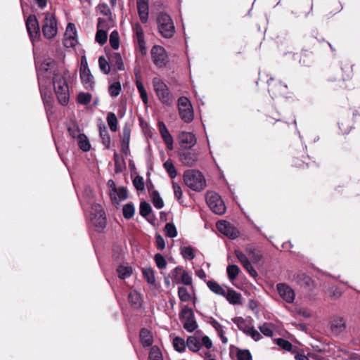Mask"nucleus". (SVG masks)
Segmentation results:
<instances>
[{
	"label": "nucleus",
	"mask_w": 360,
	"mask_h": 360,
	"mask_svg": "<svg viewBox=\"0 0 360 360\" xmlns=\"http://www.w3.org/2000/svg\"><path fill=\"white\" fill-rule=\"evenodd\" d=\"M224 297H225L227 301L231 304L240 305L242 304L241 294L233 289H228L227 290H226Z\"/></svg>",
	"instance_id": "nucleus-27"
},
{
	"label": "nucleus",
	"mask_w": 360,
	"mask_h": 360,
	"mask_svg": "<svg viewBox=\"0 0 360 360\" xmlns=\"http://www.w3.org/2000/svg\"><path fill=\"white\" fill-rule=\"evenodd\" d=\"M181 253L184 259L192 260L195 258L194 250L191 246L181 248Z\"/></svg>",
	"instance_id": "nucleus-49"
},
{
	"label": "nucleus",
	"mask_w": 360,
	"mask_h": 360,
	"mask_svg": "<svg viewBox=\"0 0 360 360\" xmlns=\"http://www.w3.org/2000/svg\"><path fill=\"white\" fill-rule=\"evenodd\" d=\"M136 85L143 102L146 104L148 103V96L142 82L137 79Z\"/></svg>",
	"instance_id": "nucleus-52"
},
{
	"label": "nucleus",
	"mask_w": 360,
	"mask_h": 360,
	"mask_svg": "<svg viewBox=\"0 0 360 360\" xmlns=\"http://www.w3.org/2000/svg\"><path fill=\"white\" fill-rule=\"evenodd\" d=\"M26 27L30 39L34 43L39 38V25L34 15L28 16L26 20Z\"/></svg>",
	"instance_id": "nucleus-16"
},
{
	"label": "nucleus",
	"mask_w": 360,
	"mask_h": 360,
	"mask_svg": "<svg viewBox=\"0 0 360 360\" xmlns=\"http://www.w3.org/2000/svg\"><path fill=\"white\" fill-rule=\"evenodd\" d=\"M129 303L133 308L138 309L142 304V299L140 294L136 291H131L128 295Z\"/></svg>",
	"instance_id": "nucleus-31"
},
{
	"label": "nucleus",
	"mask_w": 360,
	"mask_h": 360,
	"mask_svg": "<svg viewBox=\"0 0 360 360\" xmlns=\"http://www.w3.org/2000/svg\"><path fill=\"white\" fill-rule=\"evenodd\" d=\"M107 185L109 188L110 200L114 205H117L128 198L127 190L125 187L117 186L112 179L108 181Z\"/></svg>",
	"instance_id": "nucleus-5"
},
{
	"label": "nucleus",
	"mask_w": 360,
	"mask_h": 360,
	"mask_svg": "<svg viewBox=\"0 0 360 360\" xmlns=\"http://www.w3.org/2000/svg\"><path fill=\"white\" fill-rule=\"evenodd\" d=\"M160 219L165 225H174L172 222V214L171 212H161L160 213Z\"/></svg>",
	"instance_id": "nucleus-55"
},
{
	"label": "nucleus",
	"mask_w": 360,
	"mask_h": 360,
	"mask_svg": "<svg viewBox=\"0 0 360 360\" xmlns=\"http://www.w3.org/2000/svg\"><path fill=\"white\" fill-rule=\"evenodd\" d=\"M217 231L222 235L233 240L240 236V231L236 226H216Z\"/></svg>",
	"instance_id": "nucleus-26"
},
{
	"label": "nucleus",
	"mask_w": 360,
	"mask_h": 360,
	"mask_svg": "<svg viewBox=\"0 0 360 360\" xmlns=\"http://www.w3.org/2000/svg\"><path fill=\"white\" fill-rule=\"evenodd\" d=\"M178 295L181 302H189L191 300V295L185 287H179Z\"/></svg>",
	"instance_id": "nucleus-46"
},
{
	"label": "nucleus",
	"mask_w": 360,
	"mask_h": 360,
	"mask_svg": "<svg viewBox=\"0 0 360 360\" xmlns=\"http://www.w3.org/2000/svg\"><path fill=\"white\" fill-rule=\"evenodd\" d=\"M346 322L342 317H335L330 323V333L333 336L343 335L346 330Z\"/></svg>",
	"instance_id": "nucleus-18"
},
{
	"label": "nucleus",
	"mask_w": 360,
	"mask_h": 360,
	"mask_svg": "<svg viewBox=\"0 0 360 360\" xmlns=\"http://www.w3.org/2000/svg\"><path fill=\"white\" fill-rule=\"evenodd\" d=\"M77 44V31L75 25L69 23L65 32L64 45L66 47H74Z\"/></svg>",
	"instance_id": "nucleus-19"
},
{
	"label": "nucleus",
	"mask_w": 360,
	"mask_h": 360,
	"mask_svg": "<svg viewBox=\"0 0 360 360\" xmlns=\"http://www.w3.org/2000/svg\"><path fill=\"white\" fill-rule=\"evenodd\" d=\"M121 91L120 82H114L109 86V92L112 96H117Z\"/></svg>",
	"instance_id": "nucleus-60"
},
{
	"label": "nucleus",
	"mask_w": 360,
	"mask_h": 360,
	"mask_svg": "<svg viewBox=\"0 0 360 360\" xmlns=\"http://www.w3.org/2000/svg\"><path fill=\"white\" fill-rule=\"evenodd\" d=\"M80 78L86 89H92L94 82L90 70L80 71Z\"/></svg>",
	"instance_id": "nucleus-30"
},
{
	"label": "nucleus",
	"mask_w": 360,
	"mask_h": 360,
	"mask_svg": "<svg viewBox=\"0 0 360 360\" xmlns=\"http://www.w3.org/2000/svg\"><path fill=\"white\" fill-rule=\"evenodd\" d=\"M179 318L183 324L184 328L189 332H193L197 328L198 324L195 319V316L193 310L188 306H185L182 308Z\"/></svg>",
	"instance_id": "nucleus-8"
},
{
	"label": "nucleus",
	"mask_w": 360,
	"mask_h": 360,
	"mask_svg": "<svg viewBox=\"0 0 360 360\" xmlns=\"http://www.w3.org/2000/svg\"><path fill=\"white\" fill-rule=\"evenodd\" d=\"M277 291L281 297L288 303H292L295 300V293L292 288L286 283H278L276 285Z\"/></svg>",
	"instance_id": "nucleus-17"
},
{
	"label": "nucleus",
	"mask_w": 360,
	"mask_h": 360,
	"mask_svg": "<svg viewBox=\"0 0 360 360\" xmlns=\"http://www.w3.org/2000/svg\"><path fill=\"white\" fill-rule=\"evenodd\" d=\"M42 24V32L46 39H51L56 37L58 32L57 20L55 15L51 13H44Z\"/></svg>",
	"instance_id": "nucleus-7"
},
{
	"label": "nucleus",
	"mask_w": 360,
	"mask_h": 360,
	"mask_svg": "<svg viewBox=\"0 0 360 360\" xmlns=\"http://www.w3.org/2000/svg\"><path fill=\"white\" fill-rule=\"evenodd\" d=\"M207 285L209 288V289L214 293L221 296H224V295H225L226 290L216 281H208L207 282Z\"/></svg>",
	"instance_id": "nucleus-35"
},
{
	"label": "nucleus",
	"mask_w": 360,
	"mask_h": 360,
	"mask_svg": "<svg viewBox=\"0 0 360 360\" xmlns=\"http://www.w3.org/2000/svg\"><path fill=\"white\" fill-rule=\"evenodd\" d=\"M139 210L141 215L146 218L148 221L150 222V221L149 220V217L150 216L152 210L150 205L146 202H141L140 204Z\"/></svg>",
	"instance_id": "nucleus-43"
},
{
	"label": "nucleus",
	"mask_w": 360,
	"mask_h": 360,
	"mask_svg": "<svg viewBox=\"0 0 360 360\" xmlns=\"http://www.w3.org/2000/svg\"><path fill=\"white\" fill-rule=\"evenodd\" d=\"M180 160L187 167H193L198 160V153L193 151H184L180 153Z\"/></svg>",
	"instance_id": "nucleus-23"
},
{
	"label": "nucleus",
	"mask_w": 360,
	"mask_h": 360,
	"mask_svg": "<svg viewBox=\"0 0 360 360\" xmlns=\"http://www.w3.org/2000/svg\"><path fill=\"white\" fill-rule=\"evenodd\" d=\"M55 65L54 61L51 59H47L43 62L38 70V79L41 89V94L46 107L51 106L53 101L51 93L46 92L43 88L46 83V78L48 77L51 73L53 75V86L58 103L62 105H65L69 102L70 92L67 82L68 72L63 68L55 70Z\"/></svg>",
	"instance_id": "nucleus-1"
},
{
	"label": "nucleus",
	"mask_w": 360,
	"mask_h": 360,
	"mask_svg": "<svg viewBox=\"0 0 360 360\" xmlns=\"http://www.w3.org/2000/svg\"><path fill=\"white\" fill-rule=\"evenodd\" d=\"M179 141L182 148H191L196 143V138L191 132L183 131L179 135Z\"/></svg>",
	"instance_id": "nucleus-24"
},
{
	"label": "nucleus",
	"mask_w": 360,
	"mask_h": 360,
	"mask_svg": "<svg viewBox=\"0 0 360 360\" xmlns=\"http://www.w3.org/2000/svg\"><path fill=\"white\" fill-rule=\"evenodd\" d=\"M137 8L142 22H146L148 17V0H137Z\"/></svg>",
	"instance_id": "nucleus-28"
},
{
	"label": "nucleus",
	"mask_w": 360,
	"mask_h": 360,
	"mask_svg": "<svg viewBox=\"0 0 360 360\" xmlns=\"http://www.w3.org/2000/svg\"><path fill=\"white\" fill-rule=\"evenodd\" d=\"M69 134L74 139H78L83 134L80 133L79 129L75 124L68 127Z\"/></svg>",
	"instance_id": "nucleus-63"
},
{
	"label": "nucleus",
	"mask_w": 360,
	"mask_h": 360,
	"mask_svg": "<svg viewBox=\"0 0 360 360\" xmlns=\"http://www.w3.org/2000/svg\"><path fill=\"white\" fill-rule=\"evenodd\" d=\"M175 32V27L169 15L159 12V33L165 38H171Z\"/></svg>",
	"instance_id": "nucleus-4"
},
{
	"label": "nucleus",
	"mask_w": 360,
	"mask_h": 360,
	"mask_svg": "<svg viewBox=\"0 0 360 360\" xmlns=\"http://www.w3.org/2000/svg\"><path fill=\"white\" fill-rule=\"evenodd\" d=\"M98 65L100 70L105 75H108L110 72V67L108 62L103 56H100L98 58Z\"/></svg>",
	"instance_id": "nucleus-51"
},
{
	"label": "nucleus",
	"mask_w": 360,
	"mask_h": 360,
	"mask_svg": "<svg viewBox=\"0 0 360 360\" xmlns=\"http://www.w3.org/2000/svg\"><path fill=\"white\" fill-rule=\"evenodd\" d=\"M296 55L299 58V63L302 66L309 67L314 61L313 51L308 49H302L301 52Z\"/></svg>",
	"instance_id": "nucleus-25"
},
{
	"label": "nucleus",
	"mask_w": 360,
	"mask_h": 360,
	"mask_svg": "<svg viewBox=\"0 0 360 360\" xmlns=\"http://www.w3.org/2000/svg\"><path fill=\"white\" fill-rule=\"evenodd\" d=\"M113 26V22L111 17H108V19L98 18L97 25L98 30H104L108 31L111 27Z\"/></svg>",
	"instance_id": "nucleus-37"
},
{
	"label": "nucleus",
	"mask_w": 360,
	"mask_h": 360,
	"mask_svg": "<svg viewBox=\"0 0 360 360\" xmlns=\"http://www.w3.org/2000/svg\"><path fill=\"white\" fill-rule=\"evenodd\" d=\"M183 179L185 184L189 188L196 192H200L207 186L205 176L198 170H186L184 173Z\"/></svg>",
	"instance_id": "nucleus-3"
},
{
	"label": "nucleus",
	"mask_w": 360,
	"mask_h": 360,
	"mask_svg": "<svg viewBox=\"0 0 360 360\" xmlns=\"http://www.w3.org/2000/svg\"><path fill=\"white\" fill-rule=\"evenodd\" d=\"M108 39L107 31L104 30H98L96 34L95 40L101 45H103Z\"/></svg>",
	"instance_id": "nucleus-48"
},
{
	"label": "nucleus",
	"mask_w": 360,
	"mask_h": 360,
	"mask_svg": "<svg viewBox=\"0 0 360 360\" xmlns=\"http://www.w3.org/2000/svg\"><path fill=\"white\" fill-rule=\"evenodd\" d=\"M237 358L238 360H250L252 355L248 349H239L237 352Z\"/></svg>",
	"instance_id": "nucleus-61"
},
{
	"label": "nucleus",
	"mask_w": 360,
	"mask_h": 360,
	"mask_svg": "<svg viewBox=\"0 0 360 360\" xmlns=\"http://www.w3.org/2000/svg\"><path fill=\"white\" fill-rule=\"evenodd\" d=\"M122 211L124 217L129 219L133 217L135 209L132 204L128 203L123 207Z\"/></svg>",
	"instance_id": "nucleus-57"
},
{
	"label": "nucleus",
	"mask_w": 360,
	"mask_h": 360,
	"mask_svg": "<svg viewBox=\"0 0 360 360\" xmlns=\"http://www.w3.org/2000/svg\"><path fill=\"white\" fill-rule=\"evenodd\" d=\"M139 336L141 342L143 347H148L152 345L153 342V336L148 330L146 328L141 329Z\"/></svg>",
	"instance_id": "nucleus-32"
},
{
	"label": "nucleus",
	"mask_w": 360,
	"mask_h": 360,
	"mask_svg": "<svg viewBox=\"0 0 360 360\" xmlns=\"http://www.w3.org/2000/svg\"><path fill=\"white\" fill-rule=\"evenodd\" d=\"M163 167L171 179H174L176 176L177 172L171 160H167L164 163Z\"/></svg>",
	"instance_id": "nucleus-41"
},
{
	"label": "nucleus",
	"mask_w": 360,
	"mask_h": 360,
	"mask_svg": "<svg viewBox=\"0 0 360 360\" xmlns=\"http://www.w3.org/2000/svg\"><path fill=\"white\" fill-rule=\"evenodd\" d=\"M277 345L281 347L283 349L286 351H290L292 348V344L283 338H278L276 340Z\"/></svg>",
	"instance_id": "nucleus-62"
},
{
	"label": "nucleus",
	"mask_w": 360,
	"mask_h": 360,
	"mask_svg": "<svg viewBox=\"0 0 360 360\" xmlns=\"http://www.w3.org/2000/svg\"><path fill=\"white\" fill-rule=\"evenodd\" d=\"M91 100V95L89 93H79L77 96V101L81 104H88Z\"/></svg>",
	"instance_id": "nucleus-59"
},
{
	"label": "nucleus",
	"mask_w": 360,
	"mask_h": 360,
	"mask_svg": "<svg viewBox=\"0 0 360 360\" xmlns=\"http://www.w3.org/2000/svg\"><path fill=\"white\" fill-rule=\"evenodd\" d=\"M88 218L94 225H104L106 223L105 212L98 204L91 207Z\"/></svg>",
	"instance_id": "nucleus-14"
},
{
	"label": "nucleus",
	"mask_w": 360,
	"mask_h": 360,
	"mask_svg": "<svg viewBox=\"0 0 360 360\" xmlns=\"http://www.w3.org/2000/svg\"><path fill=\"white\" fill-rule=\"evenodd\" d=\"M292 166L297 168L308 167V163L304 160L300 159L299 157H295L292 159Z\"/></svg>",
	"instance_id": "nucleus-64"
},
{
	"label": "nucleus",
	"mask_w": 360,
	"mask_h": 360,
	"mask_svg": "<svg viewBox=\"0 0 360 360\" xmlns=\"http://www.w3.org/2000/svg\"><path fill=\"white\" fill-rule=\"evenodd\" d=\"M136 85L143 102L146 104L148 103V96L142 82L137 79Z\"/></svg>",
	"instance_id": "nucleus-53"
},
{
	"label": "nucleus",
	"mask_w": 360,
	"mask_h": 360,
	"mask_svg": "<svg viewBox=\"0 0 360 360\" xmlns=\"http://www.w3.org/2000/svg\"><path fill=\"white\" fill-rule=\"evenodd\" d=\"M142 274L143 278L148 284L154 285L155 282V272L151 268H143Z\"/></svg>",
	"instance_id": "nucleus-36"
},
{
	"label": "nucleus",
	"mask_w": 360,
	"mask_h": 360,
	"mask_svg": "<svg viewBox=\"0 0 360 360\" xmlns=\"http://www.w3.org/2000/svg\"><path fill=\"white\" fill-rule=\"evenodd\" d=\"M99 134L103 144L105 148H108L110 146V137L106 127H100Z\"/></svg>",
	"instance_id": "nucleus-39"
},
{
	"label": "nucleus",
	"mask_w": 360,
	"mask_h": 360,
	"mask_svg": "<svg viewBox=\"0 0 360 360\" xmlns=\"http://www.w3.org/2000/svg\"><path fill=\"white\" fill-rule=\"evenodd\" d=\"M259 328L261 333L267 337H271L274 334L273 326L269 323H264L263 325L259 326Z\"/></svg>",
	"instance_id": "nucleus-54"
},
{
	"label": "nucleus",
	"mask_w": 360,
	"mask_h": 360,
	"mask_svg": "<svg viewBox=\"0 0 360 360\" xmlns=\"http://www.w3.org/2000/svg\"><path fill=\"white\" fill-rule=\"evenodd\" d=\"M179 113L181 119L186 123L193 119V110L191 101L188 98L181 96L178 99Z\"/></svg>",
	"instance_id": "nucleus-10"
},
{
	"label": "nucleus",
	"mask_w": 360,
	"mask_h": 360,
	"mask_svg": "<svg viewBox=\"0 0 360 360\" xmlns=\"http://www.w3.org/2000/svg\"><path fill=\"white\" fill-rule=\"evenodd\" d=\"M233 321L237 326L238 329L246 335L250 332V329L252 327L250 326L243 317H236L233 319Z\"/></svg>",
	"instance_id": "nucleus-34"
},
{
	"label": "nucleus",
	"mask_w": 360,
	"mask_h": 360,
	"mask_svg": "<svg viewBox=\"0 0 360 360\" xmlns=\"http://www.w3.org/2000/svg\"><path fill=\"white\" fill-rule=\"evenodd\" d=\"M172 187L175 198L179 203L183 204V201L181 200L183 195L181 187L177 183L174 181L172 182Z\"/></svg>",
	"instance_id": "nucleus-56"
},
{
	"label": "nucleus",
	"mask_w": 360,
	"mask_h": 360,
	"mask_svg": "<svg viewBox=\"0 0 360 360\" xmlns=\"http://www.w3.org/2000/svg\"><path fill=\"white\" fill-rule=\"evenodd\" d=\"M110 44L111 47L117 50L119 49L120 46V36L117 31L114 30L112 31L110 34V39H109Z\"/></svg>",
	"instance_id": "nucleus-42"
},
{
	"label": "nucleus",
	"mask_w": 360,
	"mask_h": 360,
	"mask_svg": "<svg viewBox=\"0 0 360 360\" xmlns=\"http://www.w3.org/2000/svg\"><path fill=\"white\" fill-rule=\"evenodd\" d=\"M205 198L206 203L212 212L219 215H221L225 212L226 206L218 193L209 191L207 193Z\"/></svg>",
	"instance_id": "nucleus-6"
},
{
	"label": "nucleus",
	"mask_w": 360,
	"mask_h": 360,
	"mask_svg": "<svg viewBox=\"0 0 360 360\" xmlns=\"http://www.w3.org/2000/svg\"><path fill=\"white\" fill-rule=\"evenodd\" d=\"M266 122L273 124L274 129H278V126L281 125L282 131H288L291 124L296 125V120L294 119L291 123L283 121L280 118V115L274 109H271L268 114L266 115Z\"/></svg>",
	"instance_id": "nucleus-11"
},
{
	"label": "nucleus",
	"mask_w": 360,
	"mask_h": 360,
	"mask_svg": "<svg viewBox=\"0 0 360 360\" xmlns=\"http://www.w3.org/2000/svg\"><path fill=\"white\" fill-rule=\"evenodd\" d=\"M131 129L129 126H124L122 129V150L127 154L130 141Z\"/></svg>",
	"instance_id": "nucleus-29"
},
{
	"label": "nucleus",
	"mask_w": 360,
	"mask_h": 360,
	"mask_svg": "<svg viewBox=\"0 0 360 360\" xmlns=\"http://www.w3.org/2000/svg\"><path fill=\"white\" fill-rule=\"evenodd\" d=\"M117 271L118 273L119 277L122 279H124L125 278L129 277L132 274V269L130 266H120Z\"/></svg>",
	"instance_id": "nucleus-47"
},
{
	"label": "nucleus",
	"mask_w": 360,
	"mask_h": 360,
	"mask_svg": "<svg viewBox=\"0 0 360 360\" xmlns=\"http://www.w3.org/2000/svg\"><path fill=\"white\" fill-rule=\"evenodd\" d=\"M186 346L188 349L193 352H198L201 348V342L198 338L195 336H188L186 340Z\"/></svg>",
	"instance_id": "nucleus-33"
},
{
	"label": "nucleus",
	"mask_w": 360,
	"mask_h": 360,
	"mask_svg": "<svg viewBox=\"0 0 360 360\" xmlns=\"http://www.w3.org/2000/svg\"><path fill=\"white\" fill-rule=\"evenodd\" d=\"M267 84L269 93L273 99L286 97L288 94V86L282 82L271 78Z\"/></svg>",
	"instance_id": "nucleus-9"
},
{
	"label": "nucleus",
	"mask_w": 360,
	"mask_h": 360,
	"mask_svg": "<svg viewBox=\"0 0 360 360\" xmlns=\"http://www.w3.org/2000/svg\"><path fill=\"white\" fill-rule=\"evenodd\" d=\"M159 133L168 150H173L174 139L165 124L159 121Z\"/></svg>",
	"instance_id": "nucleus-22"
},
{
	"label": "nucleus",
	"mask_w": 360,
	"mask_h": 360,
	"mask_svg": "<svg viewBox=\"0 0 360 360\" xmlns=\"http://www.w3.org/2000/svg\"><path fill=\"white\" fill-rule=\"evenodd\" d=\"M293 280L301 287L308 290H311L315 288L314 281L305 273L297 272L294 275Z\"/></svg>",
	"instance_id": "nucleus-20"
},
{
	"label": "nucleus",
	"mask_w": 360,
	"mask_h": 360,
	"mask_svg": "<svg viewBox=\"0 0 360 360\" xmlns=\"http://www.w3.org/2000/svg\"><path fill=\"white\" fill-rule=\"evenodd\" d=\"M175 96L169 89L168 86L163 82L159 80V101L164 105L171 107L175 101Z\"/></svg>",
	"instance_id": "nucleus-12"
},
{
	"label": "nucleus",
	"mask_w": 360,
	"mask_h": 360,
	"mask_svg": "<svg viewBox=\"0 0 360 360\" xmlns=\"http://www.w3.org/2000/svg\"><path fill=\"white\" fill-rule=\"evenodd\" d=\"M358 115V112L355 111L353 112L352 116H342L340 117L338 122L339 129L341 131L342 134H347L352 128L353 127L354 124V117Z\"/></svg>",
	"instance_id": "nucleus-21"
},
{
	"label": "nucleus",
	"mask_w": 360,
	"mask_h": 360,
	"mask_svg": "<svg viewBox=\"0 0 360 360\" xmlns=\"http://www.w3.org/2000/svg\"><path fill=\"white\" fill-rule=\"evenodd\" d=\"M78 146L84 152L89 151L91 148L90 143L87 137L83 134L77 139Z\"/></svg>",
	"instance_id": "nucleus-44"
},
{
	"label": "nucleus",
	"mask_w": 360,
	"mask_h": 360,
	"mask_svg": "<svg viewBox=\"0 0 360 360\" xmlns=\"http://www.w3.org/2000/svg\"><path fill=\"white\" fill-rule=\"evenodd\" d=\"M112 62L114 63V65L118 70H124V63L120 53H114L112 55Z\"/></svg>",
	"instance_id": "nucleus-50"
},
{
	"label": "nucleus",
	"mask_w": 360,
	"mask_h": 360,
	"mask_svg": "<svg viewBox=\"0 0 360 360\" xmlns=\"http://www.w3.org/2000/svg\"><path fill=\"white\" fill-rule=\"evenodd\" d=\"M226 271L228 274V277L231 281H233L238 276L240 269L237 265L235 264H231L229 265L226 268Z\"/></svg>",
	"instance_id": "nucleus-45"
},
{
	"label": "nucleus",
	"mask_w": 360,
	"mask_h": 360,
	"mask_svg": "<svg viewBox=\"0 0 360 360\" xmlns=\"http://www.w3.org/2000/svg\"><path fill=\"white\" fill-rule=\"evenodd\" d=\"M176 56H169L165 48L159 45V68L173 70L175 67Z\"/></svg>",
	"instance_id": "nucleus-15"
},
{
	"label": "nucleus",
	"mask_w": 360,
	"mask_h": 360,
	"mask_svg": "<svg viewBox=\"0 0 360 360\" xmlns=\"http://www.w3.org/2000/svg\"><path fill=\"white\" fill-rule=\"evenodd\" d=\"M246 252L250 255V257H251L252 260L254 262H257L261 259V253L259 251L256 250L255 249L247 248Z\"/></svg>",
	"instance_id": "nucleus-58"
},
{
	"label": "nucleus",
	"mask_w": 360,
	"mask_h": 360,
	"mask_svg": "<svg viewBox=\"0 0 360 360\" xmlns=\"http://www.w3.org/2000/svg\"><path fill=\"white\" fill-rule=\"evenodd\" d=\"M172 345L174 349L179 352H184L186 349V342L180 337L174 338L173 339Z\"/></svg>",
	"instance_id": "nucleus-38"
},
{
	"label": "nucleus",
	"mask_w": 360,
	"mask_h": 360,
	"mask_svg": "<svg viewBox=\"0 0 360 360\" xmlns=\"http://www.w3.org/2000/svg\"><path fill=\"white\" fill-rule=\"evenodd\" d=\"M353 66L348 60H343L340 62V70L337 75L330 73L328 76V81L337 82L341 89H347V82H349L353 77Z\"/></svg>",
	"instance_id": "nucleus-2"
},
{
	"label": "nucleus",
	"mask_w": 360,
	"mask_h": 360,
	"mask_svg": "<svg viewBox=\"0 0 360 360\" xmlns=\"http://www.w3.org/2000/svg\"><path fill=\"white\" fill-rule=\"evenodd\" d=\"M173 281L176 283H182L186 285H192V276L183 267L176 266L170 273Z\"/></svg>",
	"instance_id": "nucleus-13"
},
{
	"label": "nucleus",
	"mask_w": 360,
	"mask_h": 360,
	"mask_svg": "<svg viewBox=\"0 0 360 360\" xmlns=\"http://www.w3.org/2000/svg\"><path fill=\"white\" fill-rule=\"evenodd\" d=\"M107 122L110 129V130L113 132L117 131V119L115 113L109 112L107 116Z\"/></svg>",
	"instance_id": "nucleus-40"
}]
</instances>
